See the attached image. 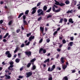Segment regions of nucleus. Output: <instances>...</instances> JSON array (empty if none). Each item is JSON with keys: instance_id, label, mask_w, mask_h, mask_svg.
I'll return each instance as SVG.
<instances>
[{"instance_id": "obj_18", "label": "nucleus", "mask_w": 80, "mask_h": 80, "mask_svg": "<svg viewBox=\"0 0 80 80\" xmlns=\"http://www.w3.org/2000/svg\"><path fill=\"white\" fill-rule=\"evenodd\" d=\"M67 67V65H63L62 66V68L64 70H65V68H66Z\"/></svg>"}, {"instance_id": "obj_56", "label": "nucleus", "mask_w": 80, "mask_h": 80, "mask_svg": "<svg viewBox=\"0 0 80 80\" xmlns=\"http://www.w3.org/2000/svg\"><path fill=\"white\" fill-rule=\"evenodd\" d=\"M10 65H13V62H11L10 63Z\"/></svg>"}, {"instance_id": "obj_2", "label": "nucleus", "mask_w": 80, "mask_h": 80, "mask_svg": "<svg viewBox=\"0 0 80 80\" xmlns=\"http://www.w3.org/2000/svg\"><path fill=\"white\" fill-rule=\"evenodd\" d=\"M54 68H55V65H53L52 67V68H50V67L48 68V72H52V71H53V70H54Z\"/></svg>"}, {"instance_id": "obj_60", "label": "nucleus", "mask_w": 80, "mask_h": 80, "mask_svg": "<svg viewBox=\"0 0 80 80\" xmlns=\"http://www.w3.org/2000/svg\"><path fill=\"white\" fill-rule=\"evenodd\" d=\"M19 78H23V76H19Z\"/></svg>"}, {"instance_id": "obj_22", "label": "nucleus", "mask_w": 80, "mask_h": 80, "mask_svg": "<svg viewBox=\"0 0 80 80\" xmlns=\"http://www.w3.org/2000/svg\"><path fill=\"white\" fill-rule=\"evenodd\" d=\"M8 35H9L8 33H7L5 35V36L3 38H6V37H7V36Z\"/></svg>"}, {"instance_id": "obj_27", "label": "nucleus", "mask_w": 80, "mask_h": 80, "mask_svg": "<svg viewBox=\"0 0 80 80\" xmlns=\"http://www.w3.org/2000/svg\"><path fill=\"white\" fill-rule=\"evenodd\" d=\"M56 10H55V8L54 6L52 7V11L54 12H55Z\"/></svg>"}, {"instance_id": "obj_31", "label": "nucleus", "mask_w": 80, "mask_h": 80, "mask_svg": "<svg viewBox=\"0 0 80 80\" xmlns=\"http://www.w3.org/2000/svg\"><path fill=\"white\" fill-rule=\"evenodd\" d=\"M70 38L71 40H72V41H73V39H74V38L73 37H70Z\"/></svg>"}, {"instance_id": "obj_7", "label": "nucleus", "mask_w": 80, "mask_h": 80, "mask_svg": "<svg viewBox=\"0 0 80 80\" xmlns=\"http://www.w3.org/2000/svg\"><path fill=\"white\" fill-rule=\"evenodd\" d=\"M35 38V37L34 36H31L29 38L28 40L30 42H31L32 41V40H33V39H34Z\"/></svg>"}, {"instance_id": "obj_11", "label": "nucleus", "mask_w": 80, "mask_h": 80, "mask_svg": "<svg viewBox=\"0 0 80 80\" xmlns=\"http://www.w3.org/2000/svg\"><path fill=\"white\" fill-rule=\"evenodd\" d=\"M60 10H61V8H60L56 10L55 12V13H58V12H60Z\"/></svg>"}, {"instance_id": "obj_39", "label": "nucleus", "mask_w": 80, "mask_h": 80, "mask_svg": "<svg viewBox=\"0 0 80 80\" xmlns=\"http://www.w3.org/2000/svg\"><path fill=\"white\" fill-rule=\"evenodd\" d=\"M30 35H31V33L27 34V37H29V36H30Z\"/></svg>"}, {"instance_id": "obj_59", "label": "nucleus", "mask_w": 80, "mask_h": 80, "mask_svg": "<svg viewBox=\"0 0 80 80\" xmlns=\"http://www.w3.org/2000/svg\"><path fill=\"white\" fill-rule=\"evenodd\" d=\"M71 48L70 47H68V50H70Z\"/></svg>"}, {"instance_id": "obj_64", "label": "nucleus", "mask_w": 80, "mask_h": 80, "mask_svg": "<svg viewBox=\"0 0 80 80\" xmlns=\"http://www.w3.org/2000/svg\"><path fill=\"white\" fill-rule=\"evenodd\" d=\"M75 70H72V73H75Z\"/></svg>"}, {"instance_id": "obj_58", "label": "nucleus", "mask_w": 80, "mask_h": 80, "mask_svg": "<svg viewBox=\"0 0 80 80\" xmlns=\"http://www.w3.org/2000/svg\"><path fill=\"white\" fill-rule=\"evenodd\" d=\"M51 55L50 53H48V55H47V56L48 57H49V56H50V55Z\"/></svg>"}, {"instance_id": "obj_36", "label": "nucleus", "mask_w": 80, "mask_h": 80, "mask_svg": "<svg viewBox=\"0 0 80 80\" xmlns=\"http://www.w3.org/2000/svg\"><path fill=\"white\" fill-rule=\"evenodd\" d=\"M40 13H41V15H44V13H43V11H42Z\"/></svg>"}, {"instance_id": "obj_9", "label": "nucleus", "mask_w": 80, "mask_h": 80, "mask_svg": "<svg viewBox=\"0 0 80 80\" xmlns=\"http://www.w3.org/2000/svg\"><path fill=\"white\" fill-rule=\"evenodd\" d=\"M69 22L70 23H73L74 22L73 21V20L72 18H70L69 19Z\"/></svg>"}, {"instance_id": "obj_20", "label": "nucleus", "mask_w": 80, "mask_h": 80, "mask_svg": "<svg viewBox=\"0 0 80 80\" xmlns=\"http://www.w3.org/2000/svg\"><path fill=\"white\" fill-rule=\"evenodd\" d=\"M23 22L24 23V25H27V22L25 20H23Z\"/></svg>"}, {"instance_id": "obj_30", "label": "nucleus", "mask_w": 80, "mask_h": 80, "mask_svg": "<svg viewBox=\"0 0 80 80\" xmlns=\"http://www.w3.org/2000/svg\"><path fill=\"white\" fill-rule=\"evenodd\" d=\"M42 11V9H39L38 10V13H39L40 12H41Z\"/></svg>"}, {"instance_id": "obj_6", "label": "nucleus", "mask_w": 80, "mask_h": 80, "mask_svg": "<svg viewBox=\"0 0 80 80\" xmlns=\"http://www.w3.org/2000/svg\"><path fill=\"white\" fill-rule=\"evenodd\" d=\"M37 9V7H34L32 8V10H33V11L32 12V14H34L35 12H36V9Z\"/></svg>"}, {"instance_id": "obj_44", "label": "nucleus", "mask_w": 80, "mask_h": 80, "mask_svg": "<svg viewBox=\"0 0 80 80\" xmlns=\"http://www.w3.org/2000/svg\"><path fill=\"white\" fill-rule=\"evenodd\" d=\"M57 33H58V32L57 31L54 32L53 33L54 35H56Z\"/></svg>"}, {"instance_id": "obj_52", "label": "nucleus", "mask_w": 80, "mask_h": 80, "mask_svg": "<svg viewBox=\"0 0 80 80\" xmlns=\"http://www.w3.org/2000/svg\"><path fill=\"white\" fill-rule=\"evenodd\" d=\"M59 57H60V55H59V54H57L56 57V58H58Z\"/></svg>"}, {"instance_id": "obj_25", "label": "nucleus", "mask_w": 80, "mask_h": 80, "mask_svg": "<svg viewBox=\"0 0 80 80\" xmlns=\"http://www.w3.org/2000/svg\"><path fill=\"white\" fill-rule=\"evenodd\" d=\"M63 79H65V80H68V77L67 76H65L63 78Z\"/></svg>"}, {"instance_id": "obj_50", "label": "nucleus", "mask_w": 80, "mask_h": 80, "mask_svg": "<svg viewBox=\"0 0 80 80\" xmlns=\"http://www.w3.org/2000/svg\"><path fill=\"white\" fill-rule=\"evenodd\" d=\"M62 42L63 43H66V41H65V40H62Z\"/></svg>"}, {"instance_id": "obj_35", "label": "nucleus", "mask_w": 80, "mask_h": 80, "mask_svg": "<svg viewBox=\"0 0 80 80\" xmlns=\"http://www.w3.org/2000/svg\"><path fill=\"white\" fill-rule=\"evenodd\" d=\"M42 50H43V48H41V49H40L39 51V53H40V52H42Z\"/></svg>"}, {"instance_id": "obj_38", "label": "nucleus", "mask_w": 80, "mask_h": 80, "mask_svg": "<svg viewBox=\"0 0 80 80\" xmlns=\"http://www.w3.org/2000/svg\"><path fill=\"white\" fill-rule=\"evenodd\" d=\"M3 20H2L0 21V24H2V23H3Z\"/></svg>"}, {"instance_id": "obj_17", "label": "nucleus", "mask_w": 80, "mask_h": 80, "mask_svg": "<svg viewBox=\"0 0 80 80\" xmlns=\"http://www.w3.org/2000/svg\"><path fill=\"white\" fill-rule=\"evenodd\" d=\"M18 47H16V49L14 51V52L16 53V52H17V51H18Z\"/></svg>"}, {"instance_id": "obj_41", "label": "nucleus", "mask_w": 80, "mask_h": 80, "mask_svg": "<svg viewBox=\"0 0 80 80\" xmlns=\"http://www.w3.org/2000/svg\"><path fill=\"white\" fill-rule=\"evenodd\" d=\"M41 19H42V17L39 18L38 19V21H40V20H41Z\"/></svg>"}, {"instance_id": "obj_12", "label": "nucleus", "mask_w": 80, "mask_h": 80, "mask_svg": "<svg viewBox=\"0 0 80 80\" xmlns=\"http://www.w3.org/2000/svg\"><path fill=\"white\" fill-rule=\"evenodd\" d=\"M40 30L42 32L44 31V28L42 27H40Z\"/></svg>"}, {"instance_id": "obj_34", "label": "nucleus", "mask_w": 80, "mask_h": 80, "mask_svg": "<svg viewBox=\"0 0 80 80\" xmlns=\"http://www.w3.org/2000/svg\"><path fill=\"white\" fill-rule=\"evenodd\" d=\"M50 40L49 39H48L46 40V42L47 43H49V42H50Z\"/></svg>"}, {"instance_id": "obj_32", "label": "nucleus", "mask_w": 80, "mask_h": 80, "mask_svg": "<svg viewBox=\"0 0 80 80\" xmlns=\"http://www.w3.org/2000/svg\"><path fill=\"white\" fill-rule=\"evenodd\" d=\"M52 16L51 15H49L47 17V18H50L51 17H52Z\"/></svg>"}, {"instance_id": "obj_63", "label": "nucleus", "mask_w": 80, "mask_h": 80, "mask_svg": "<svg viewBox=\"0 0 80 80\" xmlns=\"http://www.w3.org/2000/svg\"><path fill=\"white\" fill-rule=\"evenodd\" d=\"M0 78H5V76H0Z\"/></svg>"}, {"instance_id": "obj_43", "label": "nucleus", "mask_w": 80, "mask_h": 80, "mask_svg": "<svg viewBox=\"0 0 80 80\" xmlns=\"http://www.w3.org/2000/svg\"><path fill=\"white\" fill-rule=\"evenodd\" d=\"M63 18L61 19L59 22L62 23V21H63Z\"/></svg>"}, {"instance_id": "obj_54", "label": "nucleus", "mask_w": 80, "mask_h": 80, "mask_svg": "<svg viewBox=\"0 0 80 80\" xmlns=\"http://www.w3.org/2000/svg\"><path fill=\"white\" fill-rule=\"evenodd\" d=\"M30 42H28L26 44V45H28L30 44Z\"/></svg>"}, {"instance_id": "obj_21", "label": "nucleus", "mask_w": 80, "mask_h": 80, "mask_svg": "<svg viewBox=\"0 0 80 80\" xmlns=\"http://www.w3.org/2000/svg\"><path fill=\"white\" fill-rule=\"evenodd\" d=\"M15 61L16 63H18L19 62H20V59L18 58H17L16 59Z\"/></svg>"}, {"instance_id": "obj_16", "label": "nucleus", "mask_w": 80, "mask_h": 80, "mask_svg": "<svg viewBox=\"0 0 80 80\" xmlns=\"http://www.w3.org/2000/svg\"><path fill=\"white\" fill-rule=\"evenodd\" d=\"M22 15H23V13H21L18 16V18H20V17H21V16H22Z\"/></svg>"}, {"instance_id": "obj_15", "label": "nucleus", "mask_w": 80, "mask_h": 80, "mask_svg": "<svg viewBox=\"0 0 80 80\" xmlns=\"http://www.w3.org/2000/svg\"><path fill=\"white\" fill-rule=\"evenodd\" d=\"M65 3L66 5H68V4H69L70 3V1L68 0H66L65 2Z\"/></svg>"}, {"instance_id": "obj_55", "label": "nucleus", "mask_w": 80, "mask_h": 80, "mask_svg": "<svg viewBox=\"0 0 80 80\" xmlns=\"http://www.w3.org/2000/svg\"><path fill=\"white\" fill-rule=\"evenodd\" d=\"M48 80H52V77H51L50 78H49Z\"/></svg>"}, {"instance_id": "obj_48", "label": "nucleus", "mask_w": 80, "mask_h": 80, "mask_svg": "<svg viewBox=\"0 0 80 80\" xmlns=\"http://www.w3.org/2000/svg\"><path fill=\"white\" fill-rule=\"evenodd\" d=\"M42 41H43V39H41L39 41V43H42Z\"/></svg>"}, {"instance_id": "obj_62", "label": "nucleus", "mask_w": 80, "mask_h": 80, "mask_svg": "<svg viewBox=\"0 0 80 80\" xmlns=\"http://www.w3.org/2000/svg\"><path fill=\"white\" fill-rule=\"evenodd\" d=\"M5 72H6V73H7V72H8V73L9 72V71H8V70H6L5 71Z\"/></svg>"}, {"instance_id": "obj_13", "label": "nucleus", "mask_w": 80, "mask_h": 80, "mask_svg": "<svg viewBox=\"0 0 80 80\" xmlns=\"http://www.w3.org/2000/svg\"><path fill=\"white\" fill-rule=\"evenodd\" d=\"M50 62V59H49V58H48L44 62V63H46L47 62Z\"/></svg>"}, {"instance_id": "obj_10", "label": "nucleus", "mask_w": 80, "mask_h": 80, "mask_svg": "<svg viewBox=\"0 0 80 80\" xmlns=\"http://www.w3.org/2000/svg\"><path fill=\"white\" fill-rule=\"evenodd\" d=\"M73 42H71L68 44V46L72 47V46H73Z\"/></svg>"}, {"instance_id": "obj_37", "label": "nucleus", "mask_w": 80, "mask_h": 80, "mask_svg": "<svg viewBox=\"0 0 80 80\" xmlns=\"http://www.w3.org/2000/svg\"><path fill=\"white\" fill-rule=\"evenodd\" d=\"M8 20H10V19H11V18H12V16H10L8 17Z\"/></svg>"}, {"instance_id": "obj_3", "label": "nucleus", "mask_w": 80, "mask_h": 80, "mask_svg": "<svg viewBox=\"0 0 80 80\" xmlns=\"http://www.w3.org/2000/svg\"><path fill=\"white\" fill-rule=\"evenodd\" d=\"M6 55H8V57L10 58L12 57V54L10 53V51H7L6 52Z\"/></svg>"}, {"instance_id": "obj_1", "label": "nucleus", "mask_w": 80, "mask_h": 80, "mask_svg": "<svg viewBox=\"0 0 80 80\" xmlns=\"http://www.w3.org/2000/svg\"><path fill=\"white\" fill-rule=\"evenodd\" d=\"M54 1L55 2V5H59L61 7H62V6H64V5H65V3H63L62 2H61L60 3V2L56 1V0H55Z\"/></svg>"}, {"instance_id": "obj_53", "label": "nucleus", "mask_w": 80, "mask_h": 80, "mask_svg": "<svg viewBox=\"0 0 80 80\" xmlns=\"http://www.w3.org/2000/svg\"><path fill=\"white\" fill-rule=\"evenodd\" d=\"M53 5H54V7H55V8H58V7L56 6V5L54 4Z\"/></svg>"}, {"instance_id": "obj_51", "label": "nucleus", "mask_w": 80, "mask_h": 80, "mask_svg": "<svg viewBox=\"0 0 80 80\" xmlns=\"http://www.w3.org/2000/svg\"><path fill=\"white\" fill-rule=\"evenodd\" d=\"M25 45L24 44H22L21 45V47L22 48V47H24Z\"/></svg>"}, {"instance_id": "obj_29", "label": "nucleus", "mask_w": 80, "mask_h": 80, "mask_svg": "<svg viewBox=\"0 0 80 80\" xmlns=\"http://www.w3.org/2000/svg\"><path fill=\"white\" fill-rule=\"evenodd\" d=\"M30 65H31V63H28V64L27 67L28 68H29V67H30Z\"/></svg>"}, {"instance_id": "obj_46", "label": "nucleus", "mask_w": 80, "mask_h": 80, "mask_svg": "<svg viewBox=\"0 0 80 80\" xmlns=\"http://www.w3.org/2000/svg\"><path fill=\"white\" fill-rule=\"evenodd\" d=\"M23 18L24 20H25V18H26V16H25V15H24L23 16Z\"/></svg>"}, {"instance_id": "obj_61", "label": "nucleus", "mask_w": 80, "mask_h": 80, "mask_svg": "<svg viewBox=\"0 0 80 80\" xmlns=\"http://www.w3.org/2000/svg\"><path fill=\"white\" fill-rule=\"evenodd\" d=\"M3 41L4 42H7V40H6V39H4L3 40Z\"/></svg>"}, {"instance_id": "obj_19", "label": "nucleus", "mask_w": 80, "mask_h": 80, "mask_svg": "<svg viewBox=\"0 0 80 80\" xmlns=\"http://www.w3.org/2000/svg\"><path fill=\"white\" fill-rule=\"evenodd\" d=\"M63 59H64V58H61V61L62 63H64V60H63Z\"/></svg>"}, {"instance_id": "obj_47", "label": "nucleus", "mask_w": 80, "mask_h": 80, "mask_svg": "<svg viewBox=\"0 0 80 80\" xmlns=\"http://www.w3.org/2000/svg\"><path fill=\"white\" fill-rule=\"evenodd\" d=\"M67 19H66V18H64V22H67Z\"/></svg>"}, {"instance_id": "obj_33", "label": "nucleus", "mask_w": 80, "mask_h": 80, "mask_svg": "<svg viewBox=\"0 0 80 80\" xmlns=\"http://www.w3.org/2000/svg\"><path fill=\"white\" fill-rule=\"evenodd\" d=\"M32 68L33 70H35L36 68V66L35 65H33Z\"/></svg>"}, {"instance_id": "obj_5", "label": "nucleus", "mask_w": 80, "mask_h": 80, "mask_svg": "<svg viewBox=\"0 0 80 80\" xmlns=\"http://www.w3.org/2000/svg\"><path fill=\"white\" fill-rule=\"evenodd\" d=\"M25 53H26V55H27L28 56H30L31 55V52L30 51H27L25 52Z\"/></svg>"}, {"instance_id": "obj_4", "label": "nucleus", "mask_w": 80, "mask_h": 80, "mask_svg": "<svg viewBox=\"0 0 80 80\" xmlns=\"http://www.w3.org/2000/svg\"><path fill=\"white\" fill-rule=\"evenodd\" d=\"M26 75H27L26 77H27V78H28V77H30V76L32 75V72H27L26 73Z\"/></svg>"}, {"instance_id": "obj_49", "label": "nucleus", "mask_w": 80, "mask_h": 80, "mask_svg": "<svg viewBox=\"0 0 80 80\" xmlns=\"http://www.w3.org/2000/svg\"><path fill=\"white\" fill-rule=\"evenodd\" d=\"M43 53H46V50L45 49L43 50Z\"/></svg>"}, {"instance_id": "obj_14", "label": "nucleus", "mask_w": 80, "mask_h": 80, "mask_svg": "<svg viewBox=\"0 0 80 80\" xmlns=\"http://www.w3.org/2000/svg\"><path fill=\"white\" fill-rule=\"evenodd\" d=\"M47 7L46 6H44L43 8V10L46 11L47 10Z\"/></svg>"}, {"instance_id": "obj_23", "label": "nucleus", "mask_w": 80, "mask_h": 80, "mask_svg": "<svg viewBox=\"0 0 80 80\" xmlns=\"http://www.w3.org/2000/svg\"><path fill=\"white\" fill-rule=\"evenodd\" d=\"M52 10V7H50V8L48 10L46 11V12H50Z\"/></svg>"}, {"instance_id": "obj_40", "label": "nucleus", "mask_w": 80, "mask_h": 80, "mask_svg": "<svg viewBox=\"0 0 80 80\" xmlns=\"http://www.w3.org/2000/svg\"><path fill=\"white\" fill-rule=\"evenodd\" d=\"M12 21H10L9 22V25H11V24H12Z\"/></svg>"}, {"instance_id": "obj_24", "label": "nucleus", "mask_w": 80, "mask_h": 80, "mask_svg": "<svg viewBox=\"0 0 80 80\" xmlns=\"http://www.w3.org/2000/svg\"><path fill=\"white\" fill-rule=\"evenodd\" d=\"M12 67H13V65H11L8 68V69L9 70H10V68H12Z\"/></svg>"}, {"instance_id": "obj_42", "label": "nucleus", "mask_w": 80, "mask_h": 80, "mask_svg": "<svg viewBox=\"0 0 80 80\" xmlns=\"http://www.w3.org/2000/svg\"><path fill=\"white\" fill-rule=\"evenodd\" d=\"M40 4H41V2H39L37 5V7H39L40 5Z\"/></svg>"}, {"instance_id": "obj_28", "label": "nucleus", "mask_w": 80, "mask_h": 80, "mask_svg": "<svg viewBox=\"0 0 80 80\" xmlns=\"http://www.w3.org/2000/svg\"><path fill=\"white\" fill-rule=\"evenodd\" d=\"M35 60H36V59H32L31 61V62H34Z\"/></svg>"}, {"instance_id": "obj_45", "label": "nucleus", "mask_w": 80, "mask_h": 80, "mask_svg": "<svg viewBox=\"0 0 80 80\" xmlns=\"http://www.w3.org/2000/svg\"><path fill=\"white\" fill-rule=\"evenodd\" d=\"M73 12V11L72 10H71V11L69 10V13H72Z\"/></svg>"}, {"instance_id": "obj_8", "label": "nucleus", "mask_w": 80, "mask_h": 80, "mask_svg": "<svg viewBox=\"0 0 80 80\" xmlns=\"http://www.w3.org/2000/svg\"><path fill=\"white\" fill-rule=\"evenodd\" d=\"M5 77H6L5 78L6 79H10L11 77H10V76L7 75H5Z\"/></svg>"}, {"instance_id": "obj_57", "label": "nucleus", "mask_w": 80, "mask_h": 80, "mask_svg": "<svg viewBox=\"0 0 80 80\" xmlns=\"http://www.w3.org/2000/svg\"><path fill=\"white\" fill-rule=\"evenodd\" d=\"M20 32V29H18L17 30V33H18Z\"/></svg>"}, {"instance_id": "obj_26", "label": "nucleus", "mask_w": 80, "mask_h": 80, "mask_svg": "<svg viewBox=\"0 0 80 80\" xmlns=\"http://www.w3.org/2000/svg\"><path fill=\"white\" fill-rule=\"evenodd\" d=\"M28 12H29V10H27L25 12V14L26 15H28Z\"/></svg>"}]
</instances>
